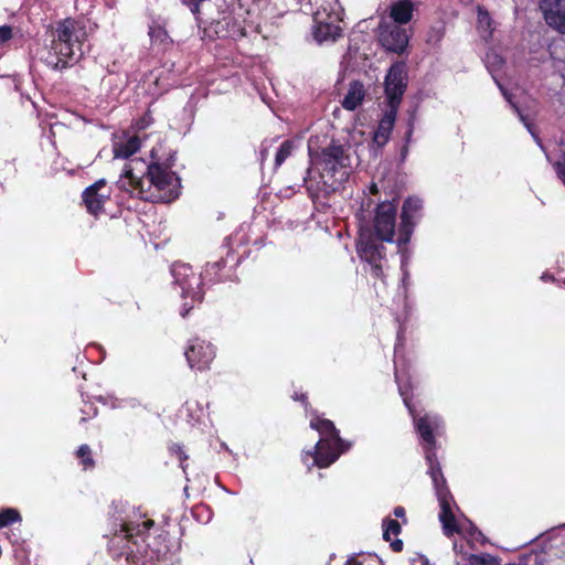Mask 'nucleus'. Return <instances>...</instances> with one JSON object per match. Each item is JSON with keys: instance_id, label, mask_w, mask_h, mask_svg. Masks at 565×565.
Segmentation results:
<instances>
[{"instance_id": "1", "label": "nucleus", "mask_w": 565, "mask_h": 565, "mask_svg": "<svg viewBox=\"0 0 565 565\" xmlns=\"http://www.w3.org/2000/svg\"><path fill=\"white\" fill-rule=\"evenodd\" d=\"M175 151L166 148V143H157L150 150V161L146 171L137 174L131 163L125 166L118 188L130 192L136 198L152 203H170L181 193V180L172 167L175 163Z\"/></svg>"}, {"instance_id": "2", "label": "nucleus", "mask_w": 565, "mask_h": 565, "mask_svg": "<svg viewBox=\"0 0 565 565\" xmlns=\"http://www.w3.org/2000/svg\"><path fill=\"white\" fill-rule=\"evenodd\" d=\"M353 152L351 143H308L310 167L305 186L315 203H324L348 181L353 169Z\"/></svg>"}, {"instance_id": "3", "label": "nucleus", "mask_w": 565, "mask_h": 565, "mask_svg": "<svg viewBox=\"0 0 565 565\" xmlns=\"http://www.w3.org/2000/svg\"><path fill=\"white\" fill-rule=\"evenodd\" d=\"M397 205L395 201H383L374 210L372 228L360 231L356 242V253L371 267V275L384 279L386 248L384 242H393L396 232Z\"/></svg>"}, {"instance_id": "4", "label": "nucleus", "mask_w": 565, "mask_h": 565, "mask_svg": "<svg viewBox=\"0 0 565 565\" xmlns=\"http://www.w3.org/2000/svg\"><path fill=\"white\" fill-rule=\"evenodd\" d=\"M228 256L230 250L226 252V258L221 257L218 260L209 262L204 269V276L196 274L188 264L173 265L172 275L175 284L181 288V296L184 300L181 310L182 317H186L195 303L202 302L204 297V279L216 284L231 278L232 267L226 269Z\"/></svg>"}, {"instance_id": "5", "label": "nucleus", "mask_w": 565, "mask_h": 565, "mask_svg": "<svg viewBox=\"0 0 565 565\" xmlns=\"http://www.w3.org/2000/svg\"><path fill=\"white\" fill-rule=\"evenodd\" d=\"M86 38L82 22L70 18L57 22L51 31V52L46 63L54 70L71 66L83 55L82 45Z\"/></svg>"}, {"instance_id": "6", "label": "nucleus", "mask_w": 565, "mask_h": 565, "mask_svg": "<svg viewBox=\"0 0 565 565\" xmlns=\"http://www.w3.org/2000/svg\"><path fill=\"white\" fill-rule=\"evenodd\" d=\"M184 355L191 370L204 372L211 369L216 356V349L211 342L194 338L190 340Z\"/></svg>"}, {"instance_id": "7", "label": "nucleus", "mask_w": 565, "mask_h": 565, "mask_svg": "<svg viewBox=\"0 0 565 565\" xmlns=\"http://www.w3.org/2000/svg\"><path fill=\"white\" fill-rule=\"evenodd\" d=\"M423 201L418 198H407L402 206L401 224L398 227L397 245L405 246L409 243L416 221L420 218Z\"/></svg>"}, {"instance_id": "8", "label": "nucleus", "mask_w": 565, "mask_h": 565, "mask_svg": "<svg viewBox=\"0 0 565 565\" xmlns=\"http://www.w3.org/2000/svg\"><path fill=\"white\" fill-rule=\"evenodd\" d=\"M414 422V427L419 436V443L424 451L437 450V440L435 433L441 427V418L438 415L424 414L419 416L414 408V414H409Z\"/></svg>"}, {"instance_id": "9", "label": "nucleus", "mask_w": 565, "mask_h": 565, "mask_svg": "<svg viewBox=\"0 0 565 565\" xmlns=\"http://www.w3.org/2000/svg\"><path fill=\"white\" fill-rule=\"evenodd\" d=\"M406 87L407 75L405 64H393L385 76V95L387 106L399 107Z\"/></svg>"}, {"instance_id": "10", "label": "nucleus", "mask_w": 565, "mask_h": 565, "mask_svg": "<svg viewBox=\"0 0 565 565\" xmlns=\"http://www.w3.org/2000/svg\"><path fill=\"white\" fill-rule=\"evenodd\" d=\"M110 195L111 188L105 179H99L83 191L82 200L87 212L98 216L105 212V204L110 200Z\"/></svg>"}, {"instance_id": "11", "label": "nucleus", "mask_w": 565, "mask_h": 565, "mask_svg": "<svg viewBox=\"0 0 565 565\" xmlns=\"http://www.w3.org/2000/svg\"><path fill=\"white\" fill-rule=\"evenodd\" d=\"M350 446L351 444L348 441L340 445L333 439H320L313 450L307 451L306 455L313 458V463L317 467L328 468L335 462L340 455L345 452Z\"/></svg>"}, {"instance_id": "12", "label": "nucleus", "mask_w": 565, "mask_h": 565, "mask_svg": "<svg viewBox=\"0 0 565 565\" xmlns=\"http://www.w3.org/2000/svg\"><path fill=\"white\" fill-rule=\"evenodd\" d=\"M379 40L385 50L402 53L408 44V34L402 25L381 21Z\"/></svg>"}, {"instance_id": "13", "label": "nucleus", "mask_w": 565, "mask_h": 565, "mask_svg": "<svg viewBox=\"0 0 565 565\" xmlns=\"http://www.w3.org/2000/svg\"><path fill=\"white\" fill-rule=\"evenodd\" d=\"M313 38L318 43L335 42L342 36V28L337 24L338 17L317 11L313 14Z\"/></svg>"}, {"instance_id": "14", "label": "nucleus", "mask_w": 565, "mask_h": 565, "mask_svg": "<svg viewBox=\"0 0 565 565\" xmlns=\"http://www.w3.org/2000/svg\"><path fill=\"white\" fill-rule=\"evenodd\" d=\"M539 8L546 24L565 34V0H540Z\"/></svg>"}, {"instance_id": "15", "label": "nucleus", "mask_w": 565, "mask_h": 565, "mask_svg": "<svg viewBox=\"0 0 565 565\" xmlns=\"http://www.w3.org/2000/svg\"><path fill=\"white\" fill-rule=\"evenodd\" d=\"M436 495L440 505L439 520L443 525L444 534L450 537L455 533L460 532V529L457 524L455 514L451 509V504L454 503V497L450 491L443 490H439V493Z\"/></svg>"}, {"instance_id": "16", "label": "nucleus", "mask_w": 565, "mask_h": 565, "mask_svg": "<svg viewBox=\"0 0 565 565\" xmlns=\"http://www.w3.org/2000/svg\"><path fill=\"white\" fill-rule=\"evenodd\" d=\"M424 455H425L426 463L428 466V475L430 476V478L433 480L436 494L439 493V490L450 491L448 489L446 479L443 475L441 467L438 461L436 450H426V451H424Z\"/></svg>"}, {"instance_id": "17", "label": "nucleus", "mask_w": 565, "mask_h": 565, "mask_svg": "<svg viewBox=\"0 0 565 565\" xmlns=\"http://www.w3.org/2000/svg\"><path fill=\"white\" fill-rule=\"evenodd\" d=\"M415 6L412 0H398L390 7V18L393 20V24H406L413 19Z\"/></svg>"}, {"instance_id": "18", "label": "nucleus", "mask_w": 565, "mask_h": 565, "mask_svg": "<svg viewBox=\"0 0 565 565\" xmlns=\"http://www.w3.org/2000/svg\"><path fill=\"white\" fill-rule=\"evenodd\" d=\"M310 427L322 436L320 439H333L340 445L345 444V440L340 437L339 430L330 419L317 416L310 420Z\"/></svg>"}, {"instance_id": "19", "label": "nucleus", "mask_w": 565, "mask_h": 565, "mask_svg": "<svg viewBox=\"0 0 565 565\" xmlns=\"http://www.w3.org/2000/svg\"><path fill=\"white\" fill-rule=\"evenodd\" d=\"M402 532L401 523L397 520L386 518L383 520V539L386 542H391V548L393 552L399 553L403 551L404 543L401 539L391 541V536H397Z\"/></svg>"}, {"instance_id": "20", "label": "nucleus", "mask_w": 565, "mask_h": 565, "mask_svg": "<svg viewBox=\"0 0 565 565\" xmlns=\"http://www.w3.org/2000/svg\"><path fill=\"white\" fill-rule=\"evenodd\" d=\"M365 96V89L362 83L355 81L350 84L348 94L344 96L342 100V106L347 110H354L358 108Z\"/></svg>"}, {"instance_id": "21", "label": "nucleus", "mask_w": 565, "mask_h": 565, "mask_svg": "<svg viewBox=\"0 0 565 565\" xmlns=\"http://www.w3.org/2000/svg\"><path fill=\"white\" fill-rule=\"evenodd\" d=\"M398 107L387 106L382 119L379 122V127L375 131L376 138L387 139L394 127Z\"/></svg>"}, {"instance_id": "22", "label": "nucleus", "mask_w": 565, "mask_h": 565, "mask_svg": "<svg viewBox=\"0 0 565 565\" xmlns=\"http://www.w3.org/2000/svg\"><path fill=\"white\" fill-rule=\"evenodd\" d=\"M395 381L398 386V393L403 398V403L406 406L409 414H414L415 406L412 403L413 397V385L411 383V380L407 377L406 380L402 381L397 370L395 371Z\"/></svg>"}, {"instance_id": "23", "label": "nucleus", "mask_w": 565, "mask_h": 565, "mask_svg": "<svg viewBox=\"0 0 565 565\" xmlns=\"http://www.w3.org/2000/svg\"><path fill=\"white\" fill-rule=\"evenodd\" d=\"M76 457L79 459V462L83 466L84 470L95 468L96 462L93 458V452L88 445H81L76 451Z\"/></svg>"}, {"instance_id": "24", "label": "nucleus", "mask_w": 565, "mask_h": 565, "mask_svg": "<svg viewBox=\"0 0 565 565\" xmlns=\"http://www.w3.org/2000/svg\"><path fill=\"white\" fill-rule=\"evenodd\" d=\"M140 145L141 143H114V157L128 159L139 150Z\"/></svg>"}, {"instance_id": "25", "label": "nucleus", "mask_w": 565, "mask_h": 565, "mask_svg": "<svg viewBox=\"0 0 565 565\" xmlns=\"http://www.w3.org/2000/svg\"><path fill=\"white\" fill-rule=\"evenodd\" d=\"M22 516L17 509L6 508L0 511V529L7 527L15 522H21Z\"/></svg>"}, {"instance_id": "26", "label": "nucleus", "mask_w": 565, "mask_h": 565, "mask_svg": "<svg viewBox=\"0 0 565 565\" xmlns=\"http://www.w3.org/2000/svg\"><path fill=\"white\" fill-rule=\"evenodd\" d=\"M169 452L172 457H175L179 460L180 467L182 468L183 472H186V461L189 459V456L185 452L184 447L181 444L172 443L169 446Z\"/></svg>"}, {"instance_id": "27", "label": "nucleus", "mask_w": 565, "mask_h": 565, "mask_svg": "<svg viewBox=\"0 0 565 565\" xmlns=\"http://www.w3.org/2000/svg\"><path fill=\"white\" fill-rule=\"evenodd\" d=\"M492 20L487 10L482 8H478V26L479 29L487 33L486 36H491L492 34Z\"/></svg>"}, {"instance_id": "28", "label": "nucleus", "mask_w": 565, "mask_h": 565, "mask_svg": "<svg viewBox=\"0 0 565 565\" xmlns=\"http://www.w3.org/2000/svg\"><path fill=\"white\" fill-rule=\"evenodd\" d=\"M468 565H498V562L489 554H470Z\"/></svg>"}, {"instance_id": "29", "label": "nucleus", "mask_w": 565, "mask_h": 565, "mask_svg": "<svg viewBox=\"0 0 565 565\" xmlns=\"http://www.w3.org/2000/svg\"><path fill=\"white\" fill-rule=\"evenodd\" d=\"M294 143H281L275 157V167L281 166L291 154Z\"/></svg>"}, {"instance_id": "30", "label": "nucleus", "mask_w": 565, "mask_h": 565, "mask_svg": "<svg viewBox=\"0 0 565 565\" xmlns=\"http://www.w3.org/2000/svg\"><path fill=\"white\" fill-rule=\"evenodd\" d=\"M149 36L154 43L158 41L163 42L168 38V33L163 28L159 25H152L149 28Z\"/></svg>"}, {"instance_id": "31", "label": "nucleus", "mask_w": 565, "mask_h": 565, "mask_svg": "<svg viewBox=\"0 0 565 565\" xmlns=\"http://www.w3.org/2000/svg\"><path fill=\"white\" fill-rule=\"evenodd\" d=\"M153 122V118L151 117L150 113H146L140 119L136 122V129L137 131L143 130L148 128Z\"/></svg>"}, {"instance_id": "32", "label": "nucleus", "mask_w": 565, "mask_h": 565, "mask_svg": "<svg viewBox=\"0 0 565 565\" xmlns=\"http://www.w3.org/2000/svg\"><path fill=\"white\" fill-rule=\"evenodd\" d=\"M12 36V29L9 25L0 26V42H7Z\"/></svg>"}, {"instance_id": "33", "label": "nucleus", "mask_w": 565, "mask_h": 565, "mask_svg": "<svg viewBox=\"0 0 565 565\" xmlns=\"http://www.w3.org/2000/svg\"><path fill=\"white\" fill-rule=\"evenodd\" d=\"M204 0H183V3L188 6L193 14H196L200 12V4Z\"/></svg>"}, {"instance_id": "34", "label": "nucleus", "mask_w": 565, "mask_h": 565, "mask_svg": "<svg viewBox=\"0 0 565 565\" xmlns=\"http://www.w3.org/2000/svg\"><path fill=\"white\" fill-rule=\"evenodd\" d=\"M501 90H502V93H503L504 97L507 98V100L512 105L513 109L518 113V115L520 116L521 120H522V121L525 124V126L530 129V125L525 121V118H524V116L521 114V111H520L519 107H518L515 104H513V103L511 102V96H510V95H509L504 89H502V88H501Z\"/></svg>"}, {"instance_id": "35", "label": "nucleus", "mask_w": 565, "mask_h": 565, "mask_svg": "<svg viewBox=\"0 0 565 565\" xmlns=\"http://www.w3.org/2000/svg\"><path fill=\"white\" fill-rule=\"evenodd\" d=\"M393 513L396 518L398 519H402L403 520V523H406L407 520H406V511L403 507L398 505V507H395L394 510H393Z\"/></svg>"}, {"instance_id": "36", "label": "nucleus", "mask_w": 565, "mask_h": 565, "mask_svg": "<svg viewBox=\"0 0 565 565\" xmlns=\"http://www.w3.org/2000/svg\"><path fill=\"white\" fill-rule=\"evenodd\" d=\"M121 531L125 533V537L127 539L135 535V527L129 523H125Z\"/></svg>"}, {"instance_id": "37", "label": "nucleus", "mask_w": 565, "mask_h": 565, "mask_svg": "<svg viewBox=\"0 0 565 565\" xmlns=\"http://www.w3.org/2000/svg\"><path fill=\"white\" fill-rule=\"evenodd\" d=\"M408 154V143H403L401 150H399V162H404L406 157Z\"/></svg>"}, {"instance_id": "38", "label": "nucleus", "mask_w": 565, "mask_h": 565, "mask_svg": "<svg viewBox=\"0 0 565 565\" xmlns=\"http://www.w3.org/2000/svg\"><path fill=\"white\" fill-rule=\"evenodd\" d=\"M292 398L295 401H299L301 402L305 406L308 405V397L306 394L301 393V394H298V393H295V395L292 396Z\"/></svg>"}, {"instance_id": "39", "label": "nucleus", "mask_w": 565, "mask_h": 565, "mask_svg": "<svg viewBox=\"0 0 565 565\" xmlns=\"http://www.w3.org/2000/svg\"><path fill=\"white\" fill-rule=\"evenodd\" d=\"M345 565H363L362 562H360L358 558L355 557H350L347 562H345Z\"/></svg>"}, {"instance_id": "40", "label": "nucleus", "mask_w": 565, "mask_h": 565, "mask_svg": "<svg viewBox=\"0 0 565 565\" xmlns=\"http://www.w3.org/2000/svg\"><path fill=\"white\" fill-rule=\"evenodd\" d=\"M379 192L380 191H379L377 184L375 182H372L370 185V193L373 195H377Z\"/></svg>"}, {"instance_id": "41", "label": "nucleus", "mask_w": 565, "mask_h": 565, "mask_svg": "<svg viewBox=\"0 0 565 565\" xmlns=\"http://www.w3.org/2000/svg\"><path fill=\"white\" fill-rule=\"evenodd\" d=\"M86 406L89 408V411L83 409L84 414L90 415V411H92L94 416L97 414V408H95L92 404H87Z\"/></svg>"}, {"instance_id": "42", "label": "nucleus", "mask_w": 565, "mask_h": 565, "mask_svg": "<svg viewBox=\"0 0 565 565\" xmlns=\"http://www.w3.org/2000/svg\"><path fill=\"white\" fill-rule=\"evenodd\" d=\"M417 559L420 565H428V563H429L428 558L424 555H418Z\"/></svg>"}, {"instance_id": "43", "label": "nucleus", "mask_w": 565, "mask_h": 565, "mask_svg": "<svg viewBox=\"0 0 565 565\" xmlns=\"http://www.w3.org/2000/svg\"><path fill=\"white\" fill-rule=\"evenodd\" d=\"M470 534L475 536L477 540L479 539V536H482V532L479 531L477 527H473Z\"/></svg>"}, {"instance_id": "44", "label": "nucleus", "mask_w": 565, "mask_h": 565, "mask_svg": "<svg viewBox=\"0 0 565 565\" xmlns=\"http://www.w3.org/2000/svg\"><path fill=\"white\" fill-rule=\"evenodd\" d=\"M152 525H153V521H152V520H147V521H143V522H142V526H143L146 530H149Z\"/></svg>"}, {"instance_id": "45", "label": "nucleus", "mask_w": 565, "mask_h": 565, "mask_svg": "<svg viewBox=\"0 0 565 565\" xmlns=\"http://www.w3.org/2000/svg\"><path fill=\"white\" fill-rule=\"evenodd\" d=\"M128 141L135 142L140 141V138L138 136L131 137Z\"/></svg>"}, {"instance_id": "46", "label": "nucleus", "mask_w": 565, "mask_h": 565, "mask_svg": "<svg viewBox=\"0 0 565 565\" xmlns=\"http://www.w3.org/2000/svg\"><path fill=\"white\" fill-rule=\"evenodd\" d=\"M237 32L239 33L241 36L245 35L244 30L242 28H238Z\"/></svg>"}, {"instance_id": "47", "label": "nucleus", "mask_w": 565, "mask_h": 565, "mask_svg": "<svg viewBox=\"0 0 565 565\" xmlns=\"http://www.w3.org/2000/svg\"><path fill=\"white\" fill-rule=\"evenodd\" d=\"M539 145L541 146L542 150L545 151L544 143L540 142Z\"/></svg>"}]
</instances>
